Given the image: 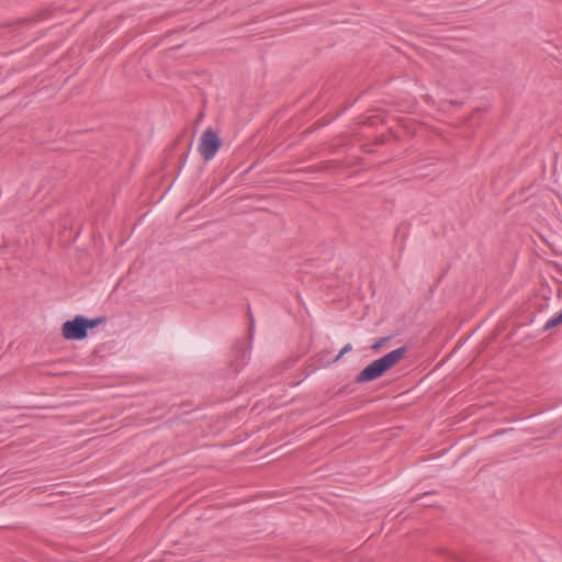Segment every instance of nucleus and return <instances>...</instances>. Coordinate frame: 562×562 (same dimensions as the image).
<instances>
[{
  "mask_svg": "<svg viewBox=\"0 0 562 562\" xmlns=\"http://www.w3.org/2000/svg\"><path fill=\"white\" fill-rule=\"evenodd\" d=\"M407 352L405 346L392 350L391 352L375 359L368 364L359 374L356 376L358 384H364L381 378L386 371L394 367Z\"/></svg>",
  "mask_w": 562,
  "mask_h": 562,
  "instance_id": "1",
  "label": "nucleus"
},
{
  "mask_svg": "<svg viewBox=\"0 0 562 562\" xmlns=\"http://www.w3.org/2000/svg\"><path fill=\"white\" fill-rule=\"evenodd\" d=\"M104 316L88 318L83 315H76L72 319L63 324L61 333L67 340H82L88 336V330L105 323Z\"/></svg>",
  "mask_w": 562,
  "mask_h": 562,
  "instance_id": "2",
  "label": "nucleus"
},
{
  "mask_svg": "<svg viewBox=\"0 0 562 562\" xmlns=\"http://www.w3.org/2000/svg\"><path fill=\"white\" fill-rule=\"evenodd\" d=\"M221 145L222 140L217 133L213 128L209 127L201 135L199 150L204 160L209 161L215 157Z\"/></svg>",
  "mask_w": 562,
  "mask_h": 562,
  "instance_id": "3",
  "label": "nucleus"
},
{
  "mask_svg": "<svg viewBox=\"0 0 562 562\" xmlns=\"http://www.w3.org/2000/svg\"><path fill=\"white\" fill-rule=\"evenodd\" d=\"M560 324H562V313L561 312L558 313L557 315H554L553 317H551L543 326V329L549 330Z\"/></svg>",
  "mask_w": 562,
  "mask_h": 562,
  "instance_id": "4",
  "label": "nucleus"
},
{
  "mask_svg": "<svg viewBox=\"0 0 562 562\" xmlns=\"http://www.w3.org/2000/svg\"><path fill=\"white\" fill-rule=\"evenodd\" d=\"M390 337H381L379 338L378 340H375L372 346H371V349L374 350V351H378L380 348H382V346H384L387 341H389Z\"/></svg>",
  "mask_w": 562,
  "mask_h": 562,
  "instance_id": "5",
  "label": "nucleus"
},
{
  "mask_svg": "<svg viewBox=\"0 0 562 562\" xmlns=\"http://www.w3.org/2000/svg\"><path fill=\"white\" fill-rule=\"evenodd\" d=\"M351 350H352V345L351 344L345 345L344 348L340 350V352L335 357L334 362L339 361L342 358L344 355H346L347 352H349Z\"/></svg>",
  "mask_w": 562,
  "mask_h": 562,
  "instance_id": "6",
  "label": "nucleus"
},
{
  "mask_svg": "<svg viewBox=\"0 0 562 562\" xmlns=\"http://www.w3.org/2000/svg\"><path fill=\"white\" fill-rule=\"evenodd\" d=\"M248 314H249V318H250V327H249V330H250V337L252 336V330H254V327H255V319H254V316L250 312V308L248 310Z\"/></svg>",
  "mask_w": 562,
  "mask_h": 562,
  "instance_id": "7",
  "label": "nucleus"
},
{
  "mask_svg": "<svg viewBox=\"0 0 562 562\" xmlns=\"http://www.w3.org/2000/svg\"><path fill=\"white\" fill-rule=\"evenodd\" d=\"M561 313H562V310H561Z\"/></svg>",
  "mask_w": 562,
  "mask_h": 562,
  "instance_id": "8",
  "label": "nucleus"
}]
</instances>
